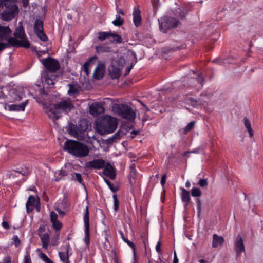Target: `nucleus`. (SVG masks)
Listing matches in <instances>:
<instances>
[{"mask_svg": "<svg viewBox=\"0 0 263 263\" xmlns=\"http://www.w3.org/2000/svg\"><path fill=\"white\" fill-rule=\"evenodd\" d=\"M201 191L198 187H193L191 190V195L193 197H198L201 195Z\"/></svg>", "mask_w": 263, "mask_h": 263, "instance_id": "nucleus-41", "label": "nucleus"}, {"mask_svg": "<svg viewBox=\"0 0 263 263\" xmlns=\"http://www.w3.org/2000/svg\"><path fill=\"white\" fill-rule=\"evenodd\" d=\"M12 240L13 241L15 247H18L20 245L21 240L17 235H14L12 238Z\"/></svg>", "mask_w": 263, "mask_h": 263, "instance_id": "nucleus-51", "label": "nucleus"}, {"mask_svg": "<svg viewBox=\"0 0 263 263\" xmlns=\"http://www.w3.org/2000/svg\"><path fill=\"white\" fill-rule=\"evenodd\" d=\"M195 201L197 204V215L199 217L201 212V202L199 198H197Z\"/></svg>", "mask_w": 263, "mask_h": 263, "instance_id": "nucleus-49", "label": "nucleus"}, {"mask_svg": "<svg viewBox=\"0 0 263 263\" xmlns=\"http://www.w3.org/2000/svg\"><path fill=\"white\" fill-rule=\"evenodd\" d=\"M159 29L161 32L166 33L168 30L176 28L180 23V21L172 17L165 16L158 20Z\"/></svg>", "mask_w": 263, "mask_h": 263, "instance_id": "nucleus-6", "label": "nucleus"}, {"mask_svg": "<svg viewBox=\"0 0 263 263\" xmlns=\"http://www.w3.org/2000/svg\"><path fill=\"white\" fill-rule=\"evenodd\" d=\"M12 31L9 26H0V41H8Z\"/></svg>", "mask_w": 263, "mask_h": 263, "instance_id": "nucleus-13", "label": "nucleus"}, {"mask_svg": "<svg viewBox=\"0 0 263 263\" xmlns=\"http://www.w3.org/2000/svg\"><path fill=\"white\" fill-rule=\"evenodd\" d=\"M188 101L191 103V105L194 107L202 104V101L200 98L197 100L191 97L188 98Z\"/></svg>", "mask_w": 263, "mask_h": 263, "instance_id": "nucleus-37", "label": "nucleus"}, {"mask_svg": "<svg viewBox=\"0 0 263 263\" xmlns=\"http://www.w3.org/2000/svg\"><path fill=\"white\" fill-rule=\"evenodd\" d=\"M180 49V47L179 46H174V47H164L162 49V51L163 53H167L170 52L174 51Z\"/></svg>", "mask_w": 263, "mask_h": 263, "instance_id": "nucleus-42", "label": "nucleus"}, {"mask_svg": "<svg viewBox=\"0 0 263 263\" xmlns=\"http://www.w3.org/2000/svg\"><path fill=\"white\" fill-rule=\"evenodd\" d=\"M188 13L189 9L185 7H179L175 10V15L181 19L185 18Z\"/></svg>", "mask_w": 263, "mask_h": 263, "instance_id": "nucleus-22", "label": "nucleus"}, {"mask_svg": "<svg viewBox=\"0 0 263 263\" xmlns=\"http://www.w3.org/2000/svg\"><path fill=\"white\" fill-rule=\"evenodd\" d=\"M117 139L115 137H114V135H112L110 137L105 140V143L107 144H111L113 142H115Z\"/></svg>", "mask_w": 263, "mask_h": 263, "instance_id": "nucleus-52", "label": "nucleus"}, {"mask_svg": "<svg viewBox=\"0 0 263 263\" xmlns=\"http://www.w3.org/2000/svg\"><path fill=\"white\" fill-rule=\"evenodd\" d=\"M42 79H43V81H44L48 85H53L54 84L53 80L49 77V73H47L46 71L42 74Z\"/></svg>", "mask_w": 263, "mask_h": 263, "instance_id": "nucleus-33", "label": "nucleus"}, {"mask_svg": "<svg viewBox=\"0 0 263 263\" xmlns=\"http://www.w3.org/2000/svg\"><path fill=\"white\" fill-rule=\"evenodd\" d=\"M71 179L74 181H78L83 185L85 190H86L85 183L83 181L82 175L80 173L73 172L71 174Z\"/></svg>", "mask_w": 263, "mask_h": 263, "instance_id": "nucleus-27", "label": "nucleus"}, {"mask_svg": "<svg viewBox=\"0 0 263 263\" xmlns=\"http://www.w3.org/2000/svg\"><path fill=\"white\" fill-rule=\"evenodd\" d=\"M39 256L45 263H53V261L47 256V255L43 252L39 253Z\"/></svg>", "mask_w": 263, "mask_h": 263, "instance_id": "nucleus-40", "label": "nucleus"}, {"mask_svg": "<svg viewBox=\"0 0 263 263\" xmlns=\"http://www.w3.org/2000/svg\"><path fill=\"white\" fill-rule=\"evenodd\" d=\"M119 233L124 241L127 243L134 251H135L136 249L135 245L133 242L129 241L127 238L124 237V234L122 231H119Z\"/></svg>", "mask_w": 263, "mask_h": 263, "instance_id": "nucleus-38", "label": "nucleus"}, {"mask_svg": "<svg viewBox=\"0 0 263 263\" xmlns=\"http://www.w3.org/2000/svg\"><path fill=\"white\" fill-rule=\"evenodd\" d=\"M42 63L50 72H54L60 68L59 61L50 57L43 59Z\"/></svg>", "mask_w": 263, "mask_h": 263, "instance_id": "nucleus-9", "label": "nucleus"}, {"mask_svg": "<svg viewBox=\"0 0 263 263\" xmlns=\"http://www.w3.org/2000/svg\"><path fill=\"white\" fill-rule=\"evenodd\" d=\"M50 221L52 222V221H54L58 220V215L54 211H51L50 214Z\"/></svg>", "mask_w": 263, "mask_h": 263, "instance_id": "nucleus-53", "label": "nucleus"}, {"mask_svg": "<svg viewBox=\"0 0 263 263\" xmlns=\"http://www.w3.org/2000/svg\"><path fill=\"white\" fill-rule=\"evenodd\" d=\"M67 174V171L65 170L61 169L60 170H58L54 173L55 181H59L64 176H66Z\"/></svg>", "mask_w": 263, "mask_h": 263, "instance_id": "nucleus-29", "label": "nucleus"}, {"mask_svg": "<svg viewBox=\"0 0 263 263\" xmlns=\"http://www.w3.org/2000/svg\"><path fill=\"white\" fill-rule=\"evenodd\" d=\"M114 137L116 138L117 140H119L121 138V132L120 130L117 131L115 134H114Z\"/></svg>", "mask_w": 263, "mask_h": 263, "instance_id": "nucleus-64", "label": "nucleus"}, {"mask_svg": "<svg viewBox=\"0 0 263 263\" xmlns=\"http://www.w3.org/2000/svg\"><path fill=\"white\" fill-rule=\"evenodd\" d=\"M74 108L70 99L63 100L53 104H50L44 108L45 112L50 118L53 120H58L61 117L60 114L64 112L68 114Z\"/></svg>", "mask_w": 263, "mask_h": 263, "instance_id": "nucleus-1", "label": "nucleus"}, {"mask_svg": "<svg viewBox=\"0 0 263 263\" xmlns=\"http://www.w3.org/2000/svg\"><path fill=\"white\" fill-rule=\"evenodd\" d=\"M133 22L136 27L141 25V12L138 7H135L133 12Z\"/></svg>", "mask_w": 263, "mask_h": 263, "instance_id": "nucleus-15", "label": "nucleus"}, {"mask_svg": "<svg viewBox=\"0 0 263 263\" xmlns=\"http://www.w3.org/2000/svg\"><path fill=\"white\" fill-rule=\"evenodd\" d=\"M28 100H27L20 104H11L8 106V110L9 111H24L27 104H28Z\"/></svg>", "mask_w": 263, "mask_h": 263, "instance_id": "nucleus-19", "label": "nucleus"}, {"mask_svg": "<svg viewBox=\"0 0 263 263\" xmlns=\"http://www.w3.org/2000/svg\"><path fill=\"white\" fill-rule=\"evenodd\" d=\"M14 38L17 39H20V41L27 40L29 41L25 36V33L24 27L22 25V22H19L18 26L16 28L15 32L13 34Z\"/></svg>", "mask_w": 263, "mask_h": 263, "instance_id": "nucleus-14", "label": "nucleus"}, {"mask_svg": "<svg viewBox=\"0 0 263 263\" xmlns=\"http://www.w3.org/2000/svg\"><path fill=\"white\" fill-rule=\"evenodd\" d=\"M104 74V66L103 64H99L95 69L93 78L97 80L101 79Z\"/></svg>", "mask_w": 263, "mask_h": 263, "instance_id": "nucleus-18", "label": "nucleus"}, {"mask_svg": "<svg viewBox=\"0 0 263 263\" xmlns=\"http://www.w3.org/2000/svg\"><path fill=\"white\" fill-rule=\"evenodd\" d=\"M41 242L42 243L43 247L47 249L48 248L49 242H50V237L48 233H44V234H40L39 236Z\"/></svg>", "mask_w": 263, "mask_h": 263, "instance_id": "nucleus-25", "label": "nucleus"}, {"mask_svg": "<svg viewBox=\"0 0 263 263\" xmlns=\"http://www.w3.org/2000/svg\"><path fill=\"white\" fill-rule=\"evenodd\" d=\"M125 64V61L124 58L123 57H121L118 59V64L119 66H121V67H123Z\"/></svg>", "mask_w": 263, "mask_h": 263, "instance_id": "nucleus-58", "label": "nucleus"}, {"mask_svg": "<svg viewBox=\"0 0 263 263\" xmlns=\"http://www.w3.org/2000/svg\"><path fill=\"white\" fill-rule=\"evenodd\" d=\"M105 166V161L102 159H94L86 164L87 168L102 169Z\"/></svg>", "mask_w": 263, "mask_h": 263, "instance_id": "nucleus-10", "label": "nucleus"}, {"mask_svg": "<svg viewBox=\"0 0 263 263\" xmlns=\"http://www.w3.org/2000/svg\"><path fill=\"white\" fill-rule=\"evenodd\" d=\"M30 174V172L29 169L27 167H22L21 168H18L17 170H14L12 172L10 176V177L14 178L15 177H18L19 175H22L23 176H28Z\"/></svg>", "mask_w": 263, "mask_h": 263, "instance_id": "nucleus-20", "label": "nucleus"}, {"mask_svg": "<svg viewBox=\"0 0 263 263\" xmlns=\"http://www.w3.org/2000/svg\"><path fill=\"white\" fill-rule=\"evenodd\" d=\"M96 50L98 53H107L111 51V48L106 45H101L97 46Z\"/></svg>", "mask_w": 263, "mask_h": 263, "instance_id": "nucleus-31", "label": "nucleus"}, {"mask_svg": "<svg viewBox=\"0 0 263 263\" xmlns=\"http://www.w3.org/2000/svg\"><path fill=\"white\" fill-rule=\"evenodd\" d=\"M2 224L3 228H5L6 230H8L10 228L9 223H8V222L6 221H3Z\"/></svg>", "mask_w": 263, "mask_h": 263, "instance_id": "nucleus-62", "label": "nucleus"}, {"mask_svg": "<svg viewBox=\"0 0 263 263\" xmlns=\"http://www.w3.org/2000/svg\"><path fill=\"white\" fill-rule=\"evenodd\" d=\"M121 69L114 65L108 67V73L112 79H118L121 75Z\"/></svg>", "mask_w": 263, "mask_h": 263, "instance_id": "nucleus-16", "label": "nucleus"}, {"mask_svg": "<svg viewBox=\"0 0 263 263\" xmlns=\"http://www.w3.org/2000/svg\"><path fill=\"white\" fill-rule=\"evenodd\" d=\"M117 125L116 119L110 116L100 117L95 122V128L98 134L101 135L113 133Z\"/></svg>", "mask_w": 263, "mask_h": 263, "instance_id": "nucleus-2", "label": "nucleus"}, {"mask_svg": "<svg viewBox=\"0 0 263 263\" xmlns=\"http://www.w3.org/2000/svg\"><path fill=\"white\" fill-rule=\"evenodd\" d=\"M198 184L201 187H204L208 185V182L206 179H200Z\"/></svg>", "mask_w": 263, "mask_h": 263, "instance_id": "nucleus-54", "label": "nucleus"}, {"mask_svg": "<svg viewBox=\"0 0 263 263\" xmlns=\"http://www.w3.org/2000/svg\"><path fill=\"white\" fill-rule=\"evenodd\" d=\"M43 24V21L40 18H37L35 20L34 25V30L35 33L44 31Z\"/></svg>", "mask_w": 263, "mask_h": 263, "instance_id": "nucleus-28", "label": "nucleus"}, {"mask_svg": "<svg viewBox=\"0 0 263 263\" xmlns=\"http://www.w3.org/2000/svg\"><path fill=\"white\" fill-rule=\"evenodd\" d=\"M6 43H3L0 41V53L7 48L13 47H23L25 48H29L30 44L29 41L25 40L23 41H19L14 37L9 39Z\"/></svg>", "mask_w": 263, "mask_h": 263, "instance_id": "nucleus-7", "label": "nucleus"}, {"mask_svg": "<svg viewBox=\"0 0 263 263\" xmlns=\"http://www.w3.org/2000/svg\"><path fill=\"white\" fill-rule=\"evenodd\" d=\"M97 58L96 56L92 57L84 63L83 66L84 70L87 73H88L89 72V66L94 64L96 60H97Z\"/></svg>", "mask_w": 263, "mask_h": 263, "instance_id": "nucleus-30", "label": "nucleus"}, {"mask_svg": "<svg viewBox=\"0 0 263 263\" xmlns=\"http://www.w3.org/2000/svg\"><path fill=\"white\" fill-rule=\"evenodd\" d=\"M17 0H0V12L4 7L6 10L0 13V19L4 21L13 20L18 14L19 10L16 5Z\"/></svg>", "mask_w": 263, "mask_h": 263, "instance_id": "nucleus-4", "label": "nucleus"}, {"mask_svg": "<svg viewBox=\"0 0 263 263\" xmlns=\"http://www.w3.org/2000/svg\"><path fill=\"white\" fill-rule=\"evenodd\" d=\"M243 120V124L248 132L249 133V136L250 137H252L253 136V131L251 127L250 121L247 118V117H245Z\"/></svg>", "mask_w": 263, "mask_h": 263, "instance_id": "nucleus-32", "label": "nucleus"}, {"mask_svg": "<svg viewBox=\"0 0 263 263\" xmlns=\"http://www.w3.org/2000/svg\"><path fill=\"white\" fill-rule=\"evenodd\" d=\"M23 263H31L30 252L28 251H26V255L24 256Z\"/></svg>", "mask_w": 263, "mask_h": 263, "instance_id": "nucleus-50", "label": "nucleus"}, {"mask_svg": "<svg viewBox=\"0 0 263 263\" xmlns=\"http://www.w3.org/2000/svg\"><path fill=\"white\" fill-rule=\"evenodd\" d=\"M197 81L200 84H201L202 86L203 85L204 79L202 74L198 75V77L197 78Z\"/></svg>", "mask_w": 263, "mask_h": 263, "instance_id": "nucleus-59", "label": "nucleus"}, {"mask_svg": "<svg viewBox=\"0 0 263 263\" xmlns=\"http://www.w3.org/2000/svg\"><path fill=\"white\" fill-rule=\"evenodd\" d=\"M130 177L134 179L136 177V170L134 166L131 167V170L130 172Z\"/></svg>", "mask_w": 263, "mask_h": 263, "instance_id": "nucleus-55", "label": "nucleus"}, {"mask_svg": "<svg viewBox=\"0 0 263 263\" xmlns=\"http://www.w3.org/2000/svg\"><path fill=\"white\" fill-rule=\"evenodd\" d=\"M90 113L93 116H97L104 112V108L100 102H94L89 107Z\"/></svg>", "mask_w": 263, "mask_h": 263, "instance_id": "nucleus-11", "label": "nucleus"}, {"mask_svg": "<svg viewBox=\"0 0 263 263\" xmlns=\"http://www.w3.org/2000/svg\"><path fill=\"white\" fill-rule=\"evenodd\" d=\"M166 175L165 174H163L161 179V184L162 186H164V184L166 182Z\"/></svg>", "mask_w": 263, "mask_h": 263, "instance_id": "nucleus-61", "label": "nucleus"}, {"mask_svg": "<svg viewBox=\"0 0 263 263\" xmlns=\"http://www.w3.org/2000/svg\"><path fill=\"white\" fill-rule=\"evenodd\" d=\"M98 39L103 41L106 39H109L110 37V32H100L98 33Z\"/></svg>", "mask_w": 263, "mask_h": 263, "instance_id": "nucleus-39", "label": "nucleus"}, {"mask_svg": "<svg viewBox=\"0 0 263 263\" xmlns=\"http://www.w3.org/2000/svg\"><path fill=\"white\" fill-rule=\"evenodd\" d=\"M156 251L158 253H160L161 252V241L159 240L157 245L156 246Z\"/></svg>", "mask_w": 263, "mask_h": 263, "instance_id": "nucleus-60", "label": "nucleus"}, {"mask_svg": "<svg viewBox=\"0 0 263 263\" xmlns=\"http://www.w3.org/2000/svg\"><path fill=\"white\" fill-rule=\"evenodd\" d=\"M194 125V121H191L183 129V134H186L188 132L191 130L193 128Z\"/></svg>", "mask_w": 263, "mask_h": 263, "instance_id": "nucleus-47", "label": "nucleus"}, {"mask_svg": "<svg viewBox=\"0 0 263 263\" xmlns=\"http://www.w3.org/2000/svg\"><path fill=\"white\" fill-rule=\"evenodd\" d=\"M68 130H69V133H70L74 136H78L79 132H80L78 126L76 125H74L72 123H71L69 125Z\"/></svg>", "mask_w": 263, "mask_h": 263, "instance_id": "nucleus-35", "label": "nucleus"}, {"mask_svg": "<svg viewBox=\"0 0 263 263\" xmlns=\"http://www.w3.org/2000/svg\"><path fill=\"white\" fill-rule=\"evenodd\" d=\"M112 108L123 118L127 119L130 121H134L135 119V111L127 104H114Z\"/></svg>", "mask_w": 263, "mask_h": 263, "instance_id": "nucleus-5", "label": "nucleus"}, {"mask_svg": "<svg viewBox=\"0 0 263 263\" xmlns=\"http://www.w3.org/2000/svg\"><path fill=\"white\" fill-rule=\"evenodd\" d=\"M70 248V245L68 244L67 246V248L65 252H59L60 258L63 263H70L68 255V252Z\"/></svg>", "mask_w": 263, "mask_h": 263, "instance_id": "nucleus-24", "label": "nucleus"}, {"mask_svg": "<svg viewBox=\"0 0 263 263\" xmlns=\"http://www.w3.org/2000/svg\"><path fill=\"white\" fill-rule=\"evenodd\" d=\"M224 242V239L222 237L219 236L214 234L213 235L212 247L217 248L218 246L222 245Z\"/></svg>", "mask_w": 263, "mask_h": 263, "instance_id": "nucleus-26", "label": "nucleus"}, {"mask_svg": "<svg viewBox=\"0 0 263 263\" xmlns=\"http://www.w3.org/2000/svg\"><path fill=\"white\" fill-rule=\"evenodd\" d=\"M37 37L42 41L45 42L48 40L47 35L44 33V31L35 33Z\"/></svg>", "mask_w": 263, "mask_h": 263, "instance_id": "nucleus-48", "label": "nucleus"}, {"mask_svg": "<svg viewBox=\"0 0 263 263\" xmlns=\"http://www.w3.org/2000/svg\"><path fill=\"white\" fill-rule=\"evenodd\" d=\"M109 229L107 227H105L104 230L103 231L102 235L104 237H109L110 234L109 233Z\"/></svg>", "mask_w": 263, "mask_h": 263, "instance_id": "nucleus-56", "label": "nucleus"}, {"mask_svg": "<svg viewBox=\"0 0 263 263\" xmlns=\"http://www.w3.org/2000/svg\"><path fill=\"white\" fill-rule=\"evenodd\" d=\"M89 207L87 206L84 214V232L85 236L84 241L87 246L90 243V228H89Z\"/></svg>", "mask_w": 263, "mask_h": 263, "instance_id": "nucleus-8", "label": "nucleus"}, {"mask_svg": "<svg viewBox=\"0 0 263 263\" xmlns=\"http://www.w3.org/2000/svg\"><path fill=\"white\" fill-rule=\"evenodd\" d=\"M104 169L102 172V174L108 177L110 179L114 180L116 177V173L112 165L108 162Z\"/></svg>", "mask_w": 263, "mask_h": 263, "instance_id": "nucleus-17", "label": "nucleus"}, {"mask_svg": "<svg viewBox=\"0 0 263 263\" xmlns=\"http://www.w3.org/2000/svg\"><path fill=\"white\" fill-rule=\"evenodd\" d=\"M110 41L116 43H121L122 42L121 36L116 33L110 32Z\"/></svg>", "mask_w": 263, "mask_h": 263, "instance_id": "nucleus-36", "label": "nucleus"}, {"mask_svg": "<svg viewBox=\"0 0 263 263\" xmlns=\"http://www.w3.org/2000/svg\"><path fill=\"white\" fill-rule=\"evenodd\" d=\"M45 230V226L44 224L40 225V226L39 227V228L37 230L39 236H40V234H43L42 233L43 232H44Z\"/></svg>", "mask_w": 263, "mask_h": 263, "instance_id": "nucleus-57", "label": "nucleus"}, {"mask_svg": "<svg viewBox=\"0 0 263 263\" xmlns=\"http://www.w3.org/2000/svg\"><path fill=\"white\" fill-rule=\"evenodd\" d=\"M104 180L105 183L107 184L108 187L112 192L115 193L118 191V188L115 187L114 184L109 180L106 178H104Z\"/></svg>", "mask_w": 263, "mask_h": 263, "instance_id": "nucleus-44", "label": "nucleus"}, {"mask_svg": "<svg viewBox=\"0 0 263 263\" xmlns=\"http://www.w3.org/2000/svg\"><path fill=\"white\" fill-rule=\"evenodd\" d=\"M234 250L238 256L245 252V248L243 239L240 235L237 236L234 241Z\"/></svg>", "mask_w": 263, "mask_h": 263, "instance_id": "nucleus-12", "label": "nucleus"}, {"mask_svg": "<svg viewBox=\"0 0 263 263\" xmlns=\"http://www.w3.org/2000/svg\"><path fill=\"white\" fill-rule=\"evenodd\" d=\"M112 198L114 200V209L115 211H117L119 208V201L116 194H114Z\"/></svg>", "mask_w": 263, "mask_h": 263, "instance_id": "nucleus-45", "label": "nucleus"}, {"mask_svg": "<svg viewBox=\"0 0 263 263\" xmlns=\"http://www.w3.org/2000/svg\"><path fill=\"white\" fill-rule=\"evenodd\" d=\"M64 149L72 156L83 158L86 157L89 154L88 146L79 141L73 140H67L65 142Z\"/></svg>", "mask_w": 263, "mask_h": 263, "instance_id": "nucleus-3", "label": "nucleus"}, {"mask_svg": "<svg viewBox=\"0 0 263 263\" xmlns=\"http://www.w3.org/2000/svg\"><path fill=\"white\" fill-rule=\"evenodd\" d=\"M68 86L69 87L68 93L69 95H74L79 93V89L77 85L72 84H69Z\"/></svg>", "mask_w": 263, "mask_h": 263, "instance_id": "nucleus-34", "label": "nucleus"}, {"mask_svg": "<svg viewBox=\"0 0 263 263\" xmlns=\"http://www.w3.org/2000/svg\"><path fill=\"white\" fill-rule=\"evenodd\" d=\"M181 198L182 202H185V204L184 205L185 208L188 206L190 201V192L186 190L183 188H181Z\"/></svg>", "mask_w": 263, "mask_h": 263, "instance_id": "nucleus-21", "label": "nucleus"}, {"mask_svg": "<svg viewBox=\"0 0 263 263\" xmlns=\"http://www.w3.org/2000/svg\"><path fill=\"white\" fill-rule=\"evenodd\" d=\"M51 223L52 224L53 228L55 231H59L61 230L62 227V224L58 220L54 221H52Z\"/></svg>", "mask_w": 263, "mask_h": 263, "instance_id": "nucleus-46", "label": "nucleus"}, {"mask_svg": "<svg viewBox=\"0 0 263 263\" xmlns=\"http://www.w3.org/2000/svg\"><path fill=\"white\" fill-rule=\"evenodd\" d=\"M112 23L115 26H120L123 24L124 20L120 16L116 15V18Z\"/></svg>", "mask_w": 263, "mask_h": 263, "instance_id": "nucleus-43", "label": "nucleus"}, {"mask_svg": "<svg viewBox=\"0 0 263 263\" xmlns=\"http://www.w3.org/2000/svg\"><path fill=\"white\" fill-rule=\"evenodd\" d=\"M2 263H11V259L9 257H5L2 261Z\"/></svg>", "mask_w": 263, "mask_h": 263, "instance_id": "nucleus-63", "label": "nucleus"}, {"mask_svg": "<svg viewBox=\"0 0 263 263\" xmlns=\"http://www.w3.org/2000/svg\"><path fill=\"white\" fill-rule=\"evenodd\" d=\"M35 204V198L34 196L30 195L26 204V210L27 213L31 212L34 209Z\"/></svg>", "mask_w": 263, "mask_h": 263, "instance_id": "nucleus-23", "label": "nucleus"}]
</instances>
